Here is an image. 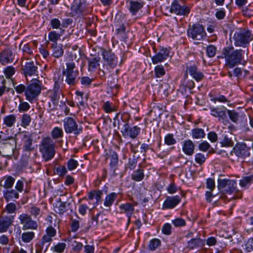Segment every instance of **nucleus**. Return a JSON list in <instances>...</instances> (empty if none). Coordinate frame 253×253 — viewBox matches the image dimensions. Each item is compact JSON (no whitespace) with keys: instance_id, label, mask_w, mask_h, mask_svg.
<instances>
[{"instance_id":"nucleus-1","label":"nucleus","mask_w":253,"mask_h":253,"mask_svg":"<svg viewBox=\"0 0 253 253\" xmlns=\"http://www.w3.org/2000/svg\"><path fill=\"white\" fill-rule=\"evenodd\" d=\"M245 51L242 49L234 50L233 47H226L223 49L222 54L225 60V65L230 68L241 63Z\"/></svg>"},{"instance_id":"nucleus-2","label":"nucleus","mask_w":253,"mask_h":253,"mask_svg":"<svg viewBox=\"0 0 253 253\" xmlns=\"http://www.w3.org/2000/svg\"><path fill=\"white\" fill-rule=\"evenodd\" d=\"M16 147V141L14 137L0 134V155L11 158Z\"/></svg>"},{"instance_id":"nucleus-3","label":"nucleus","mask_w":253,"mask_h":253,"mask_svg":"<svg viewBox=\"0 0 253 253\" xmlns=\"http://www.w3.org/2000/svg\"><path fill=\"white\" fill-rule=\"evenodd\" d=\"M55 143L49 137L42 138L40 144V151L42 153V158L45 162L53 158L55 154Z\"/></svg>"},{"instance_id":"nucleus-4","label":"nucleus","mask_w":253,"mask_h":253,"mask_svg":"<svg viewBox=\"0 0 253 253\" xmlns=\"http://www.w3.org/2000/svg\"><path fill=\"white\" fill-rule=\"evenodd\" d=\"M122 122H119V126H122L121 133L125 137H129L131 138H135L139 134L140 128L136 126L131 127L128 124L129 116L126 114L122 116Z\"/></svg>"},{"instance_id":"nucleus-5","label":"nucleus","mask_w":253,"mask_h":253,"mask_svg":"<svg viewBox=\"0 0 253 253\" xmlns=\"http://www.w3.org/2000/svg\"><path fill=\"white\" fill-rule=\"evenodd\" d=\"M41 91V83L37 79H33L27 84L25 96L30 102L35 100Z\"/></svg>"},{"instance_id":"nucleus-6","label":"nucleus","mask_w":253,"mask_h":253,"mask_svg":"<svg viewBox=\"0 0 253 253\" xmlns=\"http://www.w3.org/2000/svg\"><path fill=\"white\" fill-rule=\"evenodd\" d=\"M66 69L63 71V74L65 76V82L70 85H74L78 82L77 78L79 76V71L74 70L75 64L73 62L66 63Z\"/></svg>"},{"instance_id":"nucleus-7","label":"nucleus","mask_w":253,"mask_h":253,"mask_svg":"<svg viewBox=\"0 0 253 253\" xmlns=\"http://www.w3.org/2000/svg\"><path fill=\"white\" fill-rule=\"evenodd\" d=\"M217 188L223 194H231L236 190L237 183L234 180L226 178H218Z\"/></svg>"},{"instance_id":"nucleus-8","label":"nucleus","mask_w":253,"mask_h":253,"mask_svg":"<svg viewBox=\"0 0 253 253\" xmlns=\"http://www.w3.org/2000/svg\"><path fill=\"white\" fill-rule=\"evenodd\" d=\"M101 55L105 61L103 67L106 68L108 73H110L117 66L118 59L110 50H107L104 48H101Z\"/></svg>"},{"instance_id":"nucleus-9","label":"nucleus","mask_w":253,"mask_h":253,"mask_svg":"<svg viewBox=\"0 0 253 253\" xmlns=\"http://www.w3.org/2000/svg\"><path fill=\"white\" fill-rule=\"evenodd\" d=\"M187 35L189 38L194 40H202L206 38V33L202 25L195 24L190 27L187 30Z\"/></svg>"},{"instance_id":"nucleus-10","label":"nucleus","mask_w":253,"mask_h":253,"mask_svg":"<svg viewBox=\"0 0 253 253\" xmlns=\"http://www.w3.org/2000/svg\"><path fill=\"white\" fill-rule=\"evenodd\" d=\"M251 148L245 143H237L230 153L231 156L235 155L238 159H244L250 156Z\"/></svg>"},{"instance_id":"nucleus-11","label":"nucleus","mask_w":253,"mask_h":253,"mask_svg":"<svg viewBox=\"0 0 253 253\" xmlns=\"http://www.w3.org/2000/svg\"><path fill=\"white\" fill-rule=\"evenodd\" d=\"M19 222L22 225L23 230H37L38 227V223L33 220L31 215L22 213L18 217Z\"/></svg>"},{"instance_id":"nucleus-12","label":"nucleus","mask_w":253,"mask_h":253,"mask_svg":"<svg viewBox=\"0 0 253 253\" xmlns=\"http://www.w3.org/2000/svg\"><path fill=\"white\" fill-rule=\"evenodd\" d=\"M63 126L65 131L67 133H74L78 135L83 131L82 127H79L77 122L72 117H68L63 120Z\"/></svg>"},{"instance_id":"nucleus-13","label":"nucleus","mask_w":253,"mask_h":253,"mask_svg":"<svg viewBox=\"0 0 253 253\" xmlns=\"http://www.w3.org/2000/svg\"><path fill=\"white\" fill-rule=\"evenodd\" d=\"M73 23V19L70 18H54L50 21V26L52 29H59V31L65 30Z\"/></svg>"},{"instance_id":"nucleus-14","label":"nucleus","mask_w":253,"mask_h":253,"mask_svg":"<svg viewBox=\"0 0 253 253\" xmlns=\"http://www.w3.org/2000/svg\"><path fill=\"white\" fill-rule=\"evenodd\" d=\"M253 40V35L249 30H247L237 35L235 39V45L246 47Z\"/></svg>"},{"instance_id":"nucleus-15","label":"nucleus","mask_w":253,"mask_h":253,"mask_svg":"<svg viewBox=\"0 0 253 253\" xmlns=\"http://www.w3.org/2000/svg\"><path fill=\"white\" fill-rule=\"evenodd\" d=\"M155 55L152 57V61L154 64L163 62L169 57V49L168 48L161 46L158 52L155 48H154Z\"/></svg>"},{"instance_id":"nucleus-16","label":"nucleus","mask_w":253,"mask_h":253,"mask_svg":"<svg viewBox=\"0 0 253 253\" xmlns=\"http://www.w3.org/2000/svg\"><path fill=\"white\" fill-rule=\"evenodd\" d=\"M170 12L177 15L187 16L190 12L189 8L185 5H180L177 0H174L171 5Z\"/></svg>"},{"instance_id":"nucleus-17","label":"nucleus","mask_w":253,"mask_h":253,"mask_svg":"<svg viewBox=\"0 0 253 253\" xmlns=\"http://www.w3.org/2000/svg\"><path fill=\"white\" fill-rule=\"evenodd\" d=\"M14 57V55L9 48H6L0 52V63L2 65L12 63Z\"/></svg>"},{"instance_id":"nucleus-18","label":"nucleus","mask_w":253,"mask_h":253,"mask_svg":"<svg viewBox=\"0 0 253 253\" xmlns=\"http://www.w3.org/2000/svg\"><path fill=\"white\" fill-rule=\"evenodd\" d=\"M14 219V215L2 216L0 217V232H6L12 224Z\"/></svg>"},{"instance_id":"nucleus-19","label":"nucleus","mask_w":253,"mask_h":253,"mask_svg":"<svg viewBox=\"0 0 253 253\" xmlns=\"http://www.w3.org/2000/svg\"><path fill=\"white\" fill-rule=\"evenodd\" d=\"M181 201L180 197L178 196L167 197L163 205V209H171L175 207Z\"/></svg>"},{"instance_id":"nucleus-20","label":"nucleus","mask_w":253,"mask_h":253,"mask_svg":"<svg viewBox=\"0 0 253 253\" xmlns=\"http://www.w3.org/2000/svg\"><path fill=\"white\" fill-rule=\"evenodd\" d=\"M182 150L187 156H192L194 153L195 144L190 139H186L181 142Z\"/></svg>"},{"instance_id":"nucleus-21","label":"nucleus","mask_w":253,"mask_h":253,"mask_svg":"<svg viewBox=\"0 0 253 253\" xmlns=\"http://www.w3.org/2000/svg\"><path fill=\"white\" fill-rule=\"evenodd\" d=\"M23 71L26 77L27 76L38 75V67L34 61L26 62L23 68Z\"/></svg>"},{"instance_id":"nucleus-22","label":"nucleus","mask_w":253,"mask_h":253,"mask_svg":"<svg viewBox=\"0 0 253 253\" xmlns=\"http://www.w3.org/2000/svg\"><path fill=\"white\" fill-rule=\"evenodd\" d=\"M2 193L3 197L7 202L15 201L19 197V192L12 188L4 190Z\"/></svg>"},{"instance_id":"nucleus-23","label":"nucleus","mask_w":253,"mask_h":253,"mask_svg":"<svg viewBox=\"0 0 253 253\" xmlns=\"http://www.w3.org/2000/svg\"><path fill=\"white\" fill-rule=\"evenodd\" d=\"M49 93V97L53 104L54 106H57L58 104L61 90L59 85L56 83H55L53 89Z\"/></svg>"},{"instance_id":"nucleus-24","label":"nucleus","mask_w":253,"mask_h":253,"mask_svg":"<svg viewBox=\"0 0 253 253\" xmlns=\"http://www.w3.org/2000/svg\"><path fill=\"white\" fill-rule=\"evenodd\" d=\"M187 70L189 74L197 82L201 81L204 77L203 73L198 71L195 65L187 66Z\"/></svg>"},{"instance_id":"nucleus-25","label":"nucleus","mask_w":253,"mask_h":253,"mask_svg":"<svg viewBox=\"0 0 253 253\" xmlns=\"http://www.w3.org/2000/svg\"><path fill=\"white\" fill-rule=\"evenodd\" d=\"M127 7L131 15L134 16L136 13L142 8L143 6V3L134 0H129L127 1Z\"/></svg>"},{"instance_id":"nucleus-26","label":"nucleus","mask_w":253,"mask_h":253,"mask_svg":"<svg viewBox=\"0 0 253 253\" xmlns=\"http://www.w3.org/2000/svg\"><path fill=\"white\" fill-rule=\"evenodd\" d=\"M119 208L121 210L120 212L125 213L128 218V221L129 222L130 217L134 211L133 206L131 204L127 203L120 205Z\"/></svg>"},{"instance_id":"nucleus-27","label":"nucleus","mask_w":253,"mask_h":253,"mask_svg":"<svg viewBox=\"0 0 253 253\" xmlns=\"http://www.w3.org/2000/svg\"><path fill=\"white\" fill-rule=\"evenodd\" d=\"M204 246V241L199 237L195 236L187 242V247L190 250L202 248Z\"/></svg>"},{"instance_id":"nucleus-28","label":"nucleus","mask_w":253,"mask_h":253,"mask_svg":"<svg viewBox=\"0 0 253 253\" xmlns=\"http://www.w3.org/2000/svg\"><path fill=\"white\" fill-rule=\"evenodd\" d=\"M22 141L23 151L30 153L34 150V147L32 146L33 139L31 136L24 134L22 138Z\"/></svg>"},{"instance_id":"nucleus-29","label":"nucleus","mask_w":253,"mask_h":253,"mask_svg":"<svg viewBox=\"0 0 253 253\" xmlns=\"http://www.w3.org/2000/svg\"><path fill=\"white\" fill-rule=\"evenodd\" d=\"M211 114L214 117H217L219 119H224L226 117V111L227 110L225 107H217L212 108L211 107Z\"/></svg>"},{"instance_id":"nucleus-30","label":"nucleus","mask_w":253,"mask_h":253,"mask_svg":"<svg viewBox=\"0 0 253 253\" xmlns=\"http://www.w3.org/2000/svg\"><path fill=\"white\" fill-rule=\"evenodd\" d=\"M50 47L52 50V55L55 58L61 57L64 53L63 45L60 43H50Z\"/></svg>"},{"instance_id":"nucleus-31","label":"nucleus","mask_w":253,"mask_h":253,"mask_svg":"<svg viewBox=\"0 0 253 253\" xmlns=\"http://www.w3.org/2000/svg\"><path fill=\"white\" fill-rule=\"evenodd\" d=\"M15 179L10 175L5 176L1 180L0 186L3 187L5 189L12 188Z\"/></svg>"},{"instance_id":"nucleus-32","label":"nucleus","mask_w":253,"mask_h":253,"mask_svg":"<svg viewBox=\"0 0 253 253\" xmlns=\"http://www.w3.org/2000/svg\"><path fill=\"white\" fill-rule=\"evenodd\" d=\"M100 60V57L99 56L87 58L88 71H94L100 65L99 63Z\"/></svg>"},{"instance_id":"nucleus-33","label":"nucleus","mask_w":253,"mask_h":253,"mask_svg":"<svg viewBox=\"0 0 253 253\" xmlns=\"http://www.w3.org/2000/svg\"><path fill=\"white\" fill-rule=\"evenodd\" d=\"M109 157L110 158V167L114 171L117 169L119 162L118 155L115 151L111 150L109 152Z\"/></svg>"},{"instance_id":"nucleus-34","label":"nucleus","mask_w":253,"mask_h":253,"mask_svg":"<svg viewBox=\"0 0 253 253\" xmlns=\"http://www.w3.org/2000/svg\"><path fill=\"white\" fill-rule=\"evenodd\" d=\"M65 33V30H62L59 32H57L56 31H52L48 33V38L51 43H58L57 41L60 39L61 36H62Z\"/></svg>"},{"instance_id":"nucleus-35","label":"nucleus","mask_w":253,"mask_h":253,"mask_svg":"<svg viewBox=\"0 0 253 253\" xmlns=\"http://www.w3.org/2000/svg\"><path fill=\"white\" fill-rule=\"evenodd\" d=\"M71 203L69 202H61L55 207V211L59 214H63L68 210H71Z\"/></svg>"},{"instance_id":"nucleus-36","label":"nucleus","mask_w":253,"mask_h":253,"mask_svg":"<svg viewBox=\"0 0 253 253\" xmlns=\"http://www.w3.org/2000/svg\"><path fill=\"white\" fill-rule=\"evenodd\" d=\"M144 177V169L140 166L139 168L134 170L131 174V179L135 181H140L143 179Z\"/></svg>"},{"instance_id":"nucleus-37","label":"nucleus","mask_w":253,"mask_h":253,"mask_svg":"<svg viewBox=\"0 0 253 253\" xmlns=\"http://www.w3.org/2000/svg\"><path fill=\"white\" fill-rule=\"evenodd\" d=\"M52 241V238L45 234L42 236L41 240L39 241L37 245L44 247V253H45L47 251Z\"/></svg>"},{"instance_id":"nucleus-38","label":"nucleus","mask_w":253,"mask_h":253,"mask_svg":"<svg viewBox=\"0 0 253 253\" xmlns=\"http://www.w3.org/2000/svg\"><path fill=\"white\" fill-rule=\"evenodd\" d=\"M117 194L115 192H112L109 194H107L104 200V205L108 207L109 209L111 206L113 204L115 200L117 197Z\"/></svg>"},{"instance_id":"nucleus-39","label":"nucleus","mask_w":253,"mask_h":253,"mask_svg":"<svg viewBox=\"0 0 253 253\" xmlns=\"http://www.w3.org/2000/svg\"><path fill=\"white\" fill-rule=\"evenodd\" d=\"M191 136L193 139H202L205 137V131L202 128H196L191 130Z\"/></svg>"},{"instance_id":"nucleus-40","label":"nucleus","mask_w":253,"mask_h":253,"mask_svg":"<svg viewBox=\"0 0 253 253\" xmlns=\"http://www.w3.org/2000/svg\"><path fill=\"white\" fill-rule=\"evenodd\" d=\"M16 121V117L15 115H9L3 118V124L8 127L13 126Z\"/></svg>"},{"instance_id":"nucleus-41","label":"nucleus","mask_w":253,"mask_h":253,"mask_svg":"<svg viewBox=\"0 0 253 253\" xmlns=\"http://www.w3.org/2000/svg\"><path fill=\"white\" fill-rule=\"evenodd\" d=\"M219 139H220L219 143L222 147H230L233 144V141L226 134H223L222 137H220Z\"/></svg>"},{"instance_id":"nucleus-42","label":"nucleus","mask_w":253,"mask_h":253,"mask_svg":"<svg viewBox=\"0 0 253 253\" xmlns=\"http://www.w3.org/2000/svg\"><path fill=\"white\" fill-rule=\"evenodd\" d=\"M66 247V244L65 243H58L51 248V250L57 253H62L64 252Z\"/></svg>"},{"instance_id":"nucleus-43","label":"nucleus","mask_w":253,"mask_h":253,"mask_svg":"<svg viewBox=\"0 0 253 253\" xmlns=\"http://www.w3.org/2000/svg\"><path fill=\"white\" fill-rule=\"evenodd\" d=\"M164 142L167 145L171 146L176 143V140L172 133H168L165 137Z\"/></svg>"},{"instance_id":"nucleus-44","label":"nucleus","mask_w":253,"mask_h":253,"mask_svg":"<svg viewBox=\"0 0 253 253\" xmlns=\"http://www.w3.org/2000/svg\"><path fill=\"white\" fill-rule=\"evenodd\" d=\"M35 237V233L33 232H26L22 233V240L25 243H29Z\"/></svg>"},{"instance_id":"nucleus-45","label":"nucleus","mask_w":253,"mask_h":253,"mask_svg":"<svg viewBox=\"0 0 253 253\" xmlns=\"http://www.w3.org/2000/svg\"><path fill=\"white\" fill-rule=\"evenodd\" d=\"M63 136V132L61 128L54 127L51 131V136L53 139H56L62 138Z\"/></svg>"},{"instance_id":"nucleus-46","label":"nucleus","mask_w":253,"mask_h":253,"mask_svg":"<svg viewBox=\"0 0 253 253\" xmlns=\"http://www.w3.org/2000/svg\"><path fill=\"white\" fill-rule=\"evenodd\" d=\"M161 241L157 238H154L150 241L149 249L150 251H154L158 247L161 246Z\"/></svg>"},{"instance_id":"nucleus-47","label":"nucleus","mask_w":253,"mask_h":253,"mask_svg":"<svg viewBox=\"0 0 253 253\" xmlns=\"http://www.w3.org/2000/svg\"><path fill=\"white\" fill-rule=\"evenodd\" d=\"M222 245L220 246L221 248H224L225 247H232L234 244L235 242H233L231 236H228V237L223 239L222 242H220Z\"/></svg>"},{"instance_id":"nucleus-48","label":"nucleus","mask_w":253,"mask_h":253,"mask_svg":"<svg viewBox=\"0 0 253 253\" xmlns=\"http://www.w3.org/2000/svg\"><path fill=\"white\" fill-rule=\"evenodd\" d=\"M29 212L31 215H32L35 218H38V216L42 215V211L40 208L36 206H32L30 208Z\"/></svg>"},{"instance_id":"nucleus-49","label":"nucleus","mask_w":253,"mask_h":253,"mask_svg":"<svg viewBox=\"0 0 253 253\" xmlns=\"http://www.w3.org/2000/svg\"><path fill=\"white\" fill-rule=\"evenodd\" d=\"M154 72L157 78H161L165 74V70L162 65H157L155 67Z\"/></svg>"},{"instance_id":"nucleus-50","label":"nucleus","mask_w":253,"mask_h":253,"mask_svg":"<svg viewBox=\"0 0 253 253\" xmlns=\"http://www.w3.org/2000/svg\"><path fill=\"white\" fill-rule=\"evenodd\" d=\"M84 5L83 3L80 1L79 3L75 2L74 4L72 7V10L75 11L76 14H81L84 11Z\"/></svg>"},{"instance_id":"nucleus-51","label":"nucleus","mask_w":253,"mask_h":253,"mask_svg":"<svg viewBox=\"0 0 253 253\" xmlns=\"http://www.w3.org/2000/svg\"><path fill=\"white\" fill-rule=\"evenodd\" d=\"M253 181V174L244 177L240 181V185L242 187H245L246 185L251 184Z\"/></svg>"},{"instance_id":"nucleus-52","label":"nucleus","mask_w":253,"mask_h":253,"mask_svg":"<svg viewBox=\"0 0 253 253\" xmlns=\"http://www.w3.org/2000/svg\"><path fill=\"white\" fill-rule=\"evenodd\" d=\"M230 119L234 123H237L239 120V114L234 110H227Z\"/></svg>"},{"instance_id":"nucleus-53","label":"nucleus","mask_w":253,"mask_h":253,"mask_svg":"<svg viewBox=\"0 0 253 253\" xmlns=\"http://www.w3.org/2000/svg\"><path fill=\"white\" fill-rule=\"evenodd\" d=\"M206 160V157L205 155L201 153H197L195 155V162L200 165L203 164L205 162Z\"/></svg>"},{"instance_id":"nucleus-54","label":"nucleus","mask_w":253,"mask_h":253,"mask_svg":"<svg viewBox=\"0 0 253 253\" xmlns=\"http://www.w3.org/2000/svg\"><path fill=\"white\" fill-rule=\"evenodd\" d=\"M31 121V116L27 114H24L22 115L21 119V126L26 127L29 125Z\"/></svg>"},{"instance_id":"nucleus-55","label":"nucleus","mask_w":253,"mask_h":253,"mask_svg":"<svg viewBox=\"0 0 253 253\" xmlns=\"http://www.w3.org/2000/svg\"><path fill=\"white\" fill-rule=\"evenodd\" d=\"M78 165V162L72 158L69 159L67 163V166L69 170L75 169Z\"/></svg>"},{"instance_id":"nucleus-56","label":"nucleus","mask_w":253,"mask_h":253,"mask_svg":"<svg viewBox=\"0 0 253 253\" xmlns=\"http://www.w3.org/2000/svg\"><path fill=\"white\" fill-rule=\"evenodd\" d=\"M4 74L7 79H10L15 73V69L12 66H7L4 70Z\"/></svg>"},{"instance_id":"nucleus-57","label":"nucleus","mask_w":253,"mask_h":253,"mask_svg":"<svg viewBox=\"0 0 253 253\" xmlns=\"http://www.w3.org/2000/svg\"><path fill=\"white\" fill-rule=\"evenodd\" d=\"M25 180L24 178H21V179L18 180L16 181L15 185V190L17 192H22L24 189V184Z\"/></svg>"},{"instance_id":"nucleus-58","label":"nucleus","mask_w":253,"mask_h":253,"mask_svg":"<svg viewBox=\"0 0 253 253\" xmlns=\"http://www.w3.org/2000/svg\"><path fill=\"white\" fill-rule=\"evenodd\" d=\"M216 48L213 45H210L207 46L206 49L207 54L209 57H213L215 55Z\"/></svg>"},{"instance_id":"nucleus-59","label":"nucleus","mask_w":253,"mask_h":253,"mask_svg":"<svg viewBox=\"0 0 253 253\" xmlns=\"http://www.w3.org/2000/svg\"><path fill=\"white\" fill-rule=\"evenodd\" d=\"M55 172L60 177H63L67 172V170L65 166H60L55 168Z\"/></svg>"},{"instance_id":"nucleus-60","label":"nucleus","mask_w":253,"mask_h":253,"mask_svg":"<svg viewBox=\"0 0 253 253\" xmlns=\"http://www.w3.org/2000/svg\"><path fill=\"white\" fill-rule=\"evenodd\" d=\"M215 16L218 20H222L224 18L226 15L225 10L223 8L216 9Z\"/></svg>"},{"instance_id":"nucleus-61","label":"nucleus","mask_w":253,"mask_h":253,"mask_svg":"<svg viewBox=\"0 0 253 253\" xmlns=\"http://www.w3.org/2000/svg\"><path fill=\"white\" fill-rule=\"evenodd\" d=\"M30 108V106L28 103L26 102H21L18 107L19 112H23L28 111Z\"/></svg>"},{"instance_id":"nucleus-62","label":"nucleus","mask_w":253,"mask_h":253,"mask_svg":"<svg viewBox=\"0 0 253 253\" xmlns=\"http://www.w3.org/2000/svg\"><path fill=\"white\" fill-rule=\"evenodd\" d=\"M211 147V145L207 141H204L198 145L199 150L203 152L207 151Z\"/></svg>"},{"instance_id":"nucleus-63","label":"nucleus","mask_w":253,"mask_h":253,"mask_svg":"<svg viewBox=\"0 0 253 253\" xmlns=\"http://www.w3.org/2000/svg\"><path fill=\"white\" fill-rule=\"evenodd\" d=\"M171 225L169 223H166L163 225L162 228V231L163 234L166 235L171 234Z\"/></svg>"},{"instance_id":"nucleus-64","label":"nucleus","mask_w":253,"mask_h":253,"mask_svg":"<svg viewBox=\"0 0 253 253\" xmlns=\"http://www.w3.org/2000/svg\"><path fill=\"white\" fill-rule=\"evenodd\" d=\"M245 249L247 252H253V238L249 239L245 244Z\"/></svg>"}]
</instances>
